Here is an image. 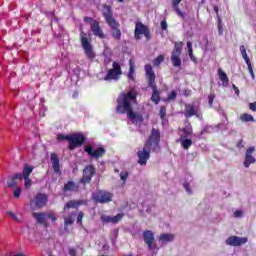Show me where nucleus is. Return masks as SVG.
Listing matches in <instances>:
<instances>
[{
    "instance_id": "36",
    "label": "nucleus",
    "mask_w": 256,
    "mask_h": 256,
    "mask_svg": "<svg viewBox=\"0 0 256 256\" xmlns=\"http://www.w3.org/2000/svg\"><path fill=\"white\" fill-rule=\"evenodd\" d=\"M23 189L21 187H16L13 192L14 199H19L21 197V192Z\"/></svg>"
},
{
    "instance_id": "39",
    "label": "nucleus",
    "mask_w": 256,
    "mask_h": 256,
    "mask_svg": "<svg viewBox=\"0 0 256 256\" xmlns=\"http://www.w3.org/2000/svg\"><path fill=\"white\" fill-rule=\"evenodd\" d=\"M185 135H191L193 133V129L191 128V125H186L183 129Z\"/></svg>"
},
{
    "instance_id": "38",
    "label": "nucleus",
    "mask_w": 256,
    "mask_h": 256,
    "mask_svg": "<svg viewBox=\"0 0 256 256\" xmlns=\"http://www.w3.org/2000/svg\"><path fill=\"white\" fill-rule=\"evenodd\" d=\"M162 61H165V56L159 55V56L154 60V65H161Z\"/></svg>"
},
{
    "instance_id": "5",
    "label": "nucleus",
    "mask_w": 256,
    "mask_h": 256,
    "mask_svg": "<svg viewBox=\"0 0 256 256\" xmlns=\"http://www.w3.org/2000/svg\"><path fill=\"white\" fill-rule=\"evenodd\" d=\"M145 71H146V77L148 79V83L150 87L153 89L151 101L153 103H159L161 101V98L159 96V91L157 90V86L155 85V72H153V67L151 65H146L145 66Z\"/></svg>"
},
{
    "instance_id": "34",
    "label": "nucleus",
    "mask_w": 256,
    "mask_h": 256,
    "mask_svg": "<svg viewBox=\"0 0 256 256\" xmlns=\"http://www.w3.org/2000/svg\"><path fill=\"white\" fill-rule=\"evenodd\" d=\"M74 215H75V213H72L69 216L64 217V223H65L66 226L67 225H73V223H74L73 216Z\"/></svg>"
},
{
    "instance_id": "16",
    "label": "nucleus",
    "mask_w": 256,
    "mask_h": 256,
    "mask_svg": "<svg viewBox=\"0 0 256 256\" xmlns=\"http://www.w3.org/2000/svg\"><path fill=\"white\" fill-rule=\"evenodd\" d=\"M93 175H95V168L92 165L87 166L84 169L83 178L81 179V183H89L91 181Z\"/></svg>"
},
{
    "instance_id": "44",
    "label": "nucleus",
    "mask_w": 256,
    "mask_h": 256,
    "mask_svg": "<svg viewBox=\"0 0 256 256\" xmlns=\"http://www.w3.org/2000/svg\"><path fill=\"white\" fill-rule=\"evenodd\" d=\"M94 21H97V20H95V19H93L91 17H88V16L84 17V22L85 23H89L90 26L92 25V23H94Z\"/></svg>"
},
{
    "instance_id": "26",
    "label": "nucleus",
    "mask_w": 256,
    "mask_h": 256,
    "mask_svg": "<svg viewBox=\"0 0 256 256\" xmlns=\"http://www.w3.org/2000/svg\"><path fill=\"white\" fill-rule=\"evenodd\" d=\"M50 161L52 163L53 169L56 173H61L59 170V157H57V154H51Z\"/></svg>"
},
{
    "instance_id": "7",
    "label": "nucleus",
    "mask_w": 256,
    "mask_h": 256,
    "mask_svg": "<svg viewBox=\"0 0 256 256\" xmlns=\"http://www.w3.org/2000/svg\"><path fill=\"white\" fill-rule=\"evenodd\" d=\"M80 41L82 48L84 49L85 55L88 59H95V52L93 51V45L91 44V39L86 32L80 33Z\"/></svg>"
},
{
    "instance_id": "53",
    "label": "nucleus",
    "mask_w": 256,
    "mask_h": 256,
    "mask_svg": "<svg viewBox=\"0 0 256 256\" xmlns=\"http://www.w3.org/2000/svg\"><path fill=\"white\" fill-rule=\"evenodd\" d=\"M236 95H239V88H237V86H235V84L232 86Z\"/></svg>"
},
{
    "instance_id": "9",
    "label": "nucleus",
    "mask_w": 256,
    "mask_h": 256,
    "mask_svg": "<svg viewBox=\"0 0 256 256\" xmlns=\"http://www.w3.org/2000/svg\"><path fill=\"white\" fill-rule=\"evenodd\" d=\"M33 216L36 219L37 223H40V225H44V227H47L48 225L47 221L49 220L52 221L53 223L57 221V217L53 212L41 213V214L34 213Z\"/></svg>"
},
{
    "instance_id": "32",
    "label": "nucleus",
    "mask_w": 256,
    "mask_h": 256,
    "mask_svg": "<svg viewBox=\"0 0 256 256\" xmlns=\"http://www.w3.org/2000/svg\"><path fill=\"white\" fill-rule=\"evenodd\" d=\"M240 119H241V121H244L246 123H248L249 121H255L253 116L250 114H242V115H240Z\"/></svg>"
},
{
    "instance_id": "37",
    "label": "nucleus",
    "mask_w": 256,
    "mask_h": 256,
    "mask_svg": "<svg viewBox=\"0 0 256 256\" xmlns=\"http://www.w3.org/2000/svg\"><path fill=\"white\" fill-rule=\"evenodd\" d=\"M218 34L223 35V24L221 22V16H218Z\"/></svg>"
},
{
    "instance_id": "47",
    "label": "nucleus",
    "mask_w": 256,
    "mask_h": 256,
    "mask_svg": "<svg viewBox=\"0 0 256 256\" xmlns=\"http://www.w3.org/2000/svg\"><path fill=\"white\" fill-rule=\"evenodd\" d=\"M68 254L70 256H77V250L75 248L71 247L68 249Z\"/></svg>"
},
{
    "instance_id": "18",
    "label": "nucleus",
    "mask_w": 256,
    "mask_h": 256,
    "mask_svg": "<svg viewBox=\"0 0 256 256\" xmlns=\"http://www.w3.org/2000/svg\"><path fill=\"white\" fill-rule=\"evenodd\" d=\"M33 166H29L28 164L24 165L22 174H15V179H26L29 178V175L33 173Z\"/></svg>"
},
{
    "instance_id": "10",
    "label": "nucleus",
    "mask_w": 256,
    "mask_h": 256,
    "mask_svg": "<svg viewBox=\"0 0 256 256\" xmlns=\"http://www.w3.org/2000/svg\"><path fill=\"white\" fill-rule=\"evenodd\" d=\"M121 66L116 65L114 68L110 69L104 77L102 74H98V79H104V81H113L119 79L121 77Z\"/></svg>"
},
{
    "instance_id": "19",
    "label": "nucleus",
    "mask_w": 256,
    "mask_h": 256,
    "mask_svg": "<svg viewBox=\"0 0 256 256\" xmlns=\"http://www.w3.org/2000/svg\"><path fill=\"white\" fill-rule=\"evenodd\" d=\"M199 113V107L194 104H186L185 106V117H193Z\"/></svg>"
},
{
    "instance_id": "23",
    "label": "nucleus",
    "mask_w": 256,
    "mask_h": 256,
    "mask_svg": "<svg viewBox=\"0 0 256 256\" xmlns=\"http://www.w3.org/2000/svg\"><path fill=\"white\" fill-rule=\"evenodd\" d=\"M218 76L220 81L222 82V87H228L229 85V77H227V74L223 72L221 68L218 69Z\"/></svg>"
},
{
    "instance_id": "46",
    "label": "nucleus",
    "mask_w": 256,
    "mask_h": 256,
    "mask_svg": "<svg viewBox=\"0 0 256 256\" xmlns=\"http://www.w3.org/2000/svg\"><path fill=\"white\" fill-rule=\"evenodd\" d=\"M127 177H129V173H127L126 171L120 173V178L122 179V181H127Z\"/></svg>"
},
{
    "instance_id": "25",
    "label": "nucleus",
    "mask_w": 256,
    "mask_h": 256,
    "mask_svg": "<svg viewBox=\"0 0 256 256\" xmlns=\"http://www.w3.org/2000/svg\"><path fill=\"white\" fill-rule=\"evenodd\" d=\"M83 201H76V200H71L66 205L64 206V211L67 213L68 209H77L80 205H82Z\"/></svg>"
},
{
    "instance_id": "28",
    "label": "nucleus",
    "mask_w": 256,
    "mask_h": 256,
    "mask_svg": "<svg viewBox=\"0 0 256 256\" xmlns=\"http://www.w3.org/2000/svg\"><path fill=\"white\" fill-rule=\"evenodd\" d=\"M180 143H181L183 149H189V147H191V145H193V141H191V139H185V136H181Z\"/></svg>"
},
{
    "instance_id": "17",
    "label": "nucleus",
    "mask_w": 256,
    "mask_h": 256,
    "mask_svg": "<svg viewBox=\"0 0 256 256\" xmlns=\"http://www.w3.org/2000/svg\"><path fill=\"white\" fill-rule=\"evenodd\" d=\"M227 245H233L237 247L239 245H245L247 243V237L239 238L237 236H231L226 240Z\"/></svg>"
},
{
    "instance_id": "40",
    "label": "nucleus",
    "mask_w": 256,
    "mask_h": 256,
    "mask_svg": "<svg viewBox=\"0 0 256 256\" xmlns=\"http://www.w3.org/2000/svg\"><path fill=\"white\" fill-rule=\"evenodd\" d=\"M24 179V186L26 189H29L31 185H33V181L30 178H23Z\"/></svg>"
},
{
    "instance_id": "48",
    "label": "nucleus",
    "mask_w": 256,
    "mask_h": 256,
    "mask_svg": "<svg viewBox=\"0 0 256 256\" xmlns=\"http://www.w3.org/2000/svg\"><path fill=\"white\" fill-rule=\"evenodd\" d=\"M214 100H215V95L210 94V95L208 96V103H209L210 107H211V105H213V101H214Z\"/></svg>"
},
{
    "instance_id": "31",
    "label": "nucleus",
    "mask_w": 256,
    "mask_h": 256,
    "mask_svg": "<svg viewBox=\"0 0 256 256\" xmlns=\"http://www.w3.org/2000/svg\"><path fill=\"white\" fill-rule=\"evenodd\" d=\"M187 48L190 59H192L194 63H197V60L195 59V57H193V43H191V41L187 42Z\"/></svg>"
},
{
    "instance_id": "33",
    "label": "nucleus",
    "mask_w": 256,
    "mask_h": 256,
    "mask_svg": "<svg viewBox=\"0 0 256 256\" xmlns=\"http://www.w3.org/2000/svg\"><path fill=\"white\" fill-rule=\"evenodd\" d=\"M17 178H15V175L7 180V187L13 188L17 187Z\"/></svg>"
},
{
    "instance_id": "29",
    "label": "nucleus",
    "mask_w": 256,
    "mask_h": 256,
    "mask_svg": "<svg viewBox=\"0 0 256 256\" xmlns=\"http://www.w3.org/2000/svg\"><path fill=\"white\" fill-rule=\"evenodd\" d=\"M241 55L246 62L247 65H251V60L249 59V56L247 55V49H245V46H240Z\"/></svg>"
},
{
    "instance_id": "56",
    "label": "nucleus",
    "mask_w": 256,
    "mask_h": 256,
    "mask_svg": "<svg viewBox=\"0 0 256 256\" xmlns=\"http://www.w3.org/2000/svg\"><path fill=\"white\" fill-rule=\"evenodd\" d=\"M113 65H119V63H117V62H113Z\"/></svg>"
},
{
    "instance_id": "20",
    "label": "nucleus",
    "mask_w": 256,
    "mask_h": 256,
    "mask_svg": "<svg viewBox=\"0 0 256 256\" xmlns=\"http://www.w3.org/2000/svg\"><path fill=\"white\" fill-rule=\"evenodd\" d=\"M121 219H123V214H118L117 216H114V217L107 216V215L101 216V221H103V223H119Z\"/></svg>"
},
{
    "instance_id": "13",
    "label": "nucleus",
    "mask_w": 256,
    "mask_h": 256,
    "mask_svg": "<svg viewBox=\"0 0 256 256\" xmlns=\"http://www.w3.org/2000/svg\"><path fill=\"white\" fill-rule=\"evenodd\" d=\"M47 203V195L38 194L35 199L31 200L30 205L32 209H41V207H45Z\"/></svg>"
},
{
    "instance_id": "52",
    "label": "nucleus",
    "mask_w": 256,
    "mask_h": 256,
    "mask_svg": "<svg viewBox=\"0 0 256 256\" xmlns=\"http://www.w3.org/2000/svg\"><path fill=\"white\" fill-rule=\"evenodd\" d=\"M184 189H186L187 193H191V190L189 189V184L188 183H184Z\"/></svg>"
},
{
    "instance_id": "42",
    "label": "nucleus",
    "mask_w": 256,
    "mask_h": 256,
    "mask_svg": "<svg viewBox=\"0 0 256 256\" xmlns=\"http://www.w3.org/2000/svg\"><path fill=\"white\" fill-rule=\"evenodd\" d=\"M160 27H161L162 31H167V27H168L167 20L163 19L160 23Z\"/></svg>"
},
{
    "instance_id": "12",
    "label": "nucleus",
    "mask_w": 256,
    "mask_h": 256,
    "mask_svg": "<svg viewBox=\"0 0 256 256\" xmlns=\"http://www.w3.org/2000/svg\"><path fill=\"white\" fill-rule=\"evenodd\" d=\"M92 199L96 201V203H109V201L113 199V194L105 191H98L93 194Z\"/></svg>"
},
{
    "instance_id": "50",
    "label": "nucleus",
    "mask_w": 256,
    "mask_h": 256,
    "mask_svg": "<svg viewBox=\"0 0 256 256\" xmlns=\"http://www.w3.org/2000/svg\"><path fill=\"white\" fill-rule=\"evenodd\" d=\"M249 109H250L251 111H256V102L250 103V104H249Z\"/></svg>"
},
{
    "instance_id": "30",
    "label": "nucleus",
    "mask_w": 256,
    "mask_h": 256,
    "mask_svg": "<svg viewBox=\"0 0 256 256\" xmlns=\"http://www.w3.org/2000/svg\"><path fill=\"white\" fill-rule=\"evenodd\" d=\"M173 239H175V236H173L172 234H162V235H160V241L162 243H169V241H173Z\"/></svg>"
},
{
    "instance_id": "54",
    "label": "nucleus",
    "mask_w": 256,
    "mask_h": 256,
    "mask_svg": "<svg viewBox=\"0 0 256 256\" xmlns=\"http://www.w3.org/2000/svg\"><path fill=\"white\" fill-rule=\"evenodd\" d=\"M214 11H215V13H216L217 15H219V7L215 6V7H214Z\"/></svg>"
},
{
    "instance_id": "55",
    "label": "nucleus",
    "mask_w": 256,
    "mask_h": 256,
    "mask_svg": "<svg viewBox=\"0 0 256 256\" xmlns=\"http://www.w3.org/2000/svg\"><path fill=\"white\" fill-rule=\"evenodd\" d=\"M123 1H125V0H118L119 3H123Z\"/></svg>"
},
{
    "instance_id": "49",
    "label": "nucleus",
    "mask_w": 256,
    "mask_h": 256,
    "mask_svg": "<svg viewBox=\"0 0 256 256\" xmlns=\"http://www.w3.org/2000/svg\"><path fill=\"white\" fill-rule=\"evenodd\" d=\"M248 71H249L252 79H255V73H253V67L251 65H248Z\"/></svg>"
},
{
    "instance_id": "27",
    "label": "nucleus",
    "mask_w": 256,
    "mask_h": 256,
    "mask_svg": "<svg viewBox=\"0 0 256 256\" xmlns=\"http://www.w3.org/2000/svg\"><path fill=\"white\" fill-rule=\"evenodd\" d=\"M79 186H77L75 183L73 182H68L64 185L63 191L67 192V191H78Z\"/></svg>"
},
{
    "instance_id": "41",
    "label": "nucleus",
    "mask_w": 256,
    "mask_h": 256,
    "mask_svg": "<svg viewBox=\"0 0 256 256\" xmlns=\"http://www.w3.org/2000/svg\"><path fill=\"white\" fill-rule=\"evenodd\" d=\"M165 115H167V109L163 106L160 107V117L161 119H165Z\"/></svg>"
},
{
    "instance_id": "4",
    "label": "nucleus",
    "mask_w": 256,
    "mask_h": 256,
    "mask_svg": "<svg viewBox=\"0 0 256 256\" xmlns=\"http://www.w3.org/2000/svg\"><path fill=\"white\" fill-rule=\"evenodd\" d=\"M58 141H68L69 142V149L73 150L76 147H81L83 143H85V136L81 133H75L70 135L65 134H58L57 135Z\"/></svg>"
},
{
    "instance_id": "24",
    "label": "nucleus",
    "mask_w": 256,
    "mask_h": 256,
    "mask_svg": "<svg viewBox=\"0 0 256 256\" xmlns=\"http://www.w3.org/2000/svg\"><path fill=\"white\" fill-rule=\"evenodd\" d=\"M6 215L8 217H10V219H12V221H14L15 223H22L23 222V215L19 214V213H15L12 211H8L6 213Z\"/></svg>"
},
{
    "instance_id": "14",
    "label": "nucleus",
    "mask_w": 256,
    "mask_h": 256,
    "mask_svg": "<svg viewBox=\"0 0 256 256\" xmlns=\"http://www.w3.org/2000/svg\"><path fill=\"white\" fill-rule=\"evenodd\" d=\"M90 29L95 37H98L99 39H107V35L103 32V29L99 25V22L94 21L92 25L90 26Z\"/></svg>"
},
{
    "instance_id": "11",
    "label": "nucleus",
    "mask_w": 256,
    "mask_h": 256,
    "mask_svg": "<svg viewBox=\"0 0 256 256\" xmlns=\"http://www.w3.org/2000/svg\"><path fill=\"white\" fill-rule=\"evenodd\" d=\"M84 151L94 159H99V157H103L105 155V148L104 147H95L91 145H86L84 147Z\"/></svg>"
},
{
    "instance_id": "8",
    "label": "nucleus",
    "mask_w": 256,
    "mask_h": 256,
    "mask_svg": "<svg viewBox=\"0 0 256 256\" xmlns=\"http://www.w3.org/2000/svg\"><path fill=\"white\" fill-rule=\"evenodd\" d=\"M183 53V42H175L171 54L172 65H181V54Z\"/></svg>"
},
{
    "instance_id": "2",
    "label": "nucleus",
    "mask_w": 256,
    "mask_h": 256,
    "mask_svg": "<svg viewBox=\"0 0 256 256\" xmlns=\"http://www.w3.org/2000/svg\"><path fill=\"white\" fill-rule=\"evenodd\" d=\"M159 139H160V134L159 130L153 129L151 132V135L146 142L143 151L138 152V163L140 165H147V159H149V151H157V148L159 147Z\"/></svg>"
},
{
    "instance_id": "35",
    "label": "nucleus",
    "mask_w": 256,
    "mask_h": 256,
    "mask_svg": "<svg viewBox=\"0 0 256 256\" xmlns=\"http://www.w3.org/2000/svg\"><path fill=\"white\" fill-rule=\"evenodd\" d=\"M128 79H129V81H135V68L133 66H130V70L128 73Z\"/></svg>"
},
{
    "instance_id": "43",
    "label": "nucleus",
    "mask_w": 256,
    "mask_h": 256,
    "mask_svg": "<svg viewBox=\"0 0 256 256\" xmlns=\"http://www.w3.org/2000/svg\"><path fill=\"white\" fill-rule=\"evenodd\" d=\"M83 217H84L83 212H80V213L78 214V218H77V224H78V225H83Z\"/></svg>"
},
{
    "instance_id": "45",
    "label": "nucleus",
    "mask_w": 256,
    "mask_h": 256,
    "mask_svg": "<svg viewBox=\"0 0 256 256\" xmlns=\"http://www.w3.org/2000/svg\"><path fill=\"white\" fill-rule=\"evenodd\" d=\"M177 98V93L175 91H172L169 95H168V101H173V99Z\"/></svg>"
},
{
    "instance_id": "3",
    "label": "nucleus",
    "mask_w": 256,
    "mask_h": 256,
    "mask_svg": "<svg viewBox=\"0 0 256 256\" xmlns=\"http://www.w3.org/2000/svg\"><path fill=\"white\" fill-rule=\"evenodd\" d=\"M102 15L105 19V22L111 29V35L113 39L116 41H121V24L113 17V9H111V6L104 4Z\"/></svg>"
},
{
    "instance_id": "15",
    "label": "nucleus",
    "mask_w": 256,
    "mask_h": 256,
    "mask_svg": "<svg viewBox=\"0 0 256 256\" xmlns=\"http://www.w3.org/2000/svg\"><path fill=\"white\" fill-rule=\"evenodd\" d=\"M144 241L148 245L149 249L152 251H155L156 245H155V237L153 236V232L151 231H145L143 233Z\"/></svg>"
},
{
    "instance_id": "51",
    "label": "nucleus",
    "mask_w": 256,
    "mask_h": 256,
    "mask_svg": "<svg viewBox=\"0 0 256 256\" xmlns=\"http://www.w3.org/2000/svg\"><path fill=\"white\" fill-rule=\"evenodd\" d=\"M242 215H243V211H241V210H236L234 212V217H241Z\"/></svg>"
},
{
    "instance_id": "21",
    "label": "nucleus",
    "mask_w": 256,
    "mask_h": 256,
    "mask_svg": "<svg viewBox=\"0 0 256 256\" xmlns=\"http://www.w3.org/2000/svg\"><path fill=\"white\" fill-rule=\"evenodd\" d=\"M253 151H255L254 147H250L247 151H246V158L244 161V166L249 167V165H251V163H255V158L251 155H253Z\"/></svg>"
},
{
    "instance_id": "6",
    "label": "nucleus",
    "mask_w": 256,
    "mask_h": 256,
    "mask_svg": "<svg viewBox=\"0 0 256 256\" xmlns=\"http://www.w3.org/2000/svg\"><path fill=\"white\" fill-rule=\"evenodd\" d=\"M141 35H144L146 41H151V30L149 26L137 21L134 29V38L136 41H141Z\"/></svg>"
},
{
    "instance_id": "1",
    "label": "nucleus",
    "mask_w": 256,
    "mask_h": 256,
    "mask_svg": "<svg viewBox=\"0 0 256 256\" xmlns=\"http://www.w3.org/2000/svg\"><path fill=\"white\" fill-rule=\"evenodd\" d=\"M137 104V92L130 90L126 94H121L118 98V113H127L128 119H131L134 123H142L143 116L141 114H135L133 112V105Z\"/></svg>"
},
{
    "instance_id": "22",
    "label": "nucleus",
    "mask_w": 256,
    "mask_h": 256,
    "mask_svg": "<svg viewBox=\"0 0 256 256\" xmlns=\"http://www.w3.org/2000/svg\"><path fill=\"white\" fill-rule=\"evenodd\" d=\"M181 3V0H172V7L177 14L178 17H181L182 19L185 18V14L181 9L179 8V4Z\"/></svg>"
}]
</instances>
